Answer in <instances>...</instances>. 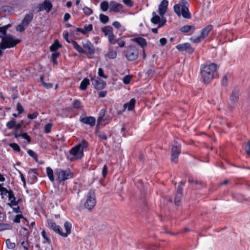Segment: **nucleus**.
Wrapping results in <instances>:
<instances>
[{
  "label": "nucleus",
  "mask_w": 250,
  "mask_h": 250,
  "mask_svg": "<svg viewBox=\"0 0 250 250\" xmlns=\"http://www.w3.org/2000/svg\"><path fill=\"white\" fill-rule=\"evenodd\" d=\"M217 67V64L214 63L201 65L200 73L204 83H208L212 79L218 77L216 71Z\"/></svg>",
  "instance_id": "f257e3e1"
},
{
  "label": "nucleus",
  "mask_w": 250,
  "mask_h": 250,
  "mask_svg": "<svg viewBox=\"0 0 250 250\" xmlns=\"http://www.w3.org/2000/svg\"><path fill=\"white\" fill-rule=\"evenodd\" d=\"M189 6V4L186 0H181L174 5L173 9L178 16L182 15L184 18L190 19L191 15L188 10Z\"/></svg>",
  "instance_id": "f03ea898"
},
{
  "label": "nucleus",
  "mask_w": 250,
  "mask_h": 250,
  "mask_svg": "<svg viewBox=\"0 0 250 250\" xmlns=\"http://www.w3.org/2000/svg\"><path fill=\"white\" fill-rule=\"evenodd\" d=\"M88 143L83 139L81 143H79L73 147L70 150V153L77 159H81L83 156V150L86 148Z\"/></svg>",
  "instance_id": "7ed1b4c3"
},
{
  "label": "nucleus",
  "mask_w": 250,
  "mask_h": 250,
  "mask_svg": "<svg viewBox=\"0 0 250 250\" xmlns=\"http://www.w3.org/2000/svg\"><path fill=\"white\" fill-rule=\"evenodd\" d=\"M20 42V40L15 39L13 36L9 35L2 38L0 43V51L15 46Z\"/></svg>",
  "instance_id": "20e7f679"
},
{
  "label": "nucleus",
  "mask_w": 250,
  "mask_h": 250,
  "mask_svg": "<svg viewBox=\"0 0 250 250\" xmlns=\"http://www.w3.org/2000/svg\"><path fill=\"white\" fill-rule=\"evenodd\" d=\"M96 203L95 194L93 190H90L87 194L86 200L84 203V208L91 210Z\"/></svg>",
  "instance_id": "39448f33"
},
{
  "label": "nucleus",
  "mask_w": 250,
  "mask_h": 250,
  "mask_svg": "<svg viewBox=\"0 0 250 250\" xmlns=\"http://www.w3.org/2000/svg\"><path fill=\"white\" fill-rule=\"evenodd\" d=\"M138 56V50L135 46L130 45L127 48L125 57L128 61H133L137 59Z\"/></svg>",
  "instance_id": "423d86ee"
},
{
  "label": "nucleus",
  "mask_w": 250,
  "mask_h": 250,
  "mask_svg": "<svg viewBox=\"0 0 250 250\" xmlns=\"http://www.w3.org/2000/svg\"><path fill=\"white\" fill-rule=\"evenodd\" d=\"M181 153V145L175 143L172 146L171 150V161L172 162L177 163L178 158Z\"/></svg>",
  "instance_id": "0eeeda50"
},
{
  "label": "nucleus",
  "mask_w": 250,
  "mask_h": 250,
  "mask_svg": "<svg viewBox=\"0 0 250 250\" xmlns=\"http://www.w3.org/2000/svg\"><path fill=\"white\" fill-rule=\"evenodd\" d=\"M73 177V173L68 169L61 170L58 173V180L60 183L69 179Z\"/></svg>",
  "instance_id": "6e6552de"
},
{
  "label": "nucleus",
  "mask_w": 250,
  "mask_h": 250,
  "mask_svg": "<svg viewBox=\"0 0 250 250\" xmlns=\"http://www.w3.org/2000/svg\"><path fill=\"white\" fill-rule=\"evenodd\" d=\"M176 48L179 51L183 52L184 51H185L188 54H191L194 51V49L191 47L190 44L188 42L178 44L176 46Z\"/></svg>",
  "instance_id": "1a4fd4ad"
},
{
  "label": "nucleus",
  "mask_w": 250,
  "mask_h": 250,
  "mask_svg": "<svg viewBox=\"0 0 250 250\" xmlns=\"http://www.w3.org/2000/svg\"><path fill=\"white\" fill-rule=\"evenodd\" d=\"M239 99V90L236 89H234L231 92V94L229 97V100L231 102L230 107L232 109L236 103L238 102Z\"/></svg>",
  "instance_id": "9d476101"
},
{
  "label": "nucleus",
  "mask_w": 250,
  "mask_h": 250,
  "mask_svg": "<svg viewBox=\"0 0 250 250\" xmlns=\"http://www.w3.org/2000/svg\"><path fill=\"white\" fill-rule=\"evenodd\" d=\"M91 81L92 83L94 85V88L98 90H101L104 89L106 84L105 82L98 78L97 79H92Z\"/></svg>",
  "instance_id": "9b49d317"
},
{
  "label": "nucleus",
  "mask_w": 250,
  "mask_h": 250,
  "mask_svg": "<svg viewBox=\"0 0 250 250\" xmlns=\"http://www.w3.org/2000/svg\"><path fill=\"white\" fill-rule=\"evenodd\" d=\"M168 2L167 0H163L158 7V13L160 16L163 17L167 10Z\"/></svg>",
  "instance_id": "f8f14e48"
},
{
  "label": "nucleus",
  "mask_w": 250,
  "mask_h": 250,
  "mask_svg": "<svg viewBox=\"0 0 250 250\" xmlns=\"http://www.w3.org/2000/svg\"><path fill=\"white\" fill-rule=\"evenodd\" d=\"M123 5L114 1H112L109 4V10L110 11H113L118 13L121 9L123 8Z\"/></svg>",
  "instance_id": "ddd939ff"
},
{
  "label": "nucleus",
  "mask_w": 250,
  "mask_h": 250,
  "mask_svg": "<svg viewBox=\"0 0 250 250\" xmlns=\"http://www.w3.org/2000/svg\"><path fill=\"white\" fill-rule=\"evenodd\" d=\"M47 224L49 227L55 232L58 233L60 235L62 229L52 220H47Z\"/></svg>",
  "instance_id": "4468645a"
},
{
  "label": "nucleus",
  "mask_w": 250,
  "mask_h": 250,
  "mask_svg": "<svg viewBox=\"0 0 250 250\" xmlns=\"http://www.w3.org/2000/svg\"><path fill=\"white\" fill-rule=\"evenodd\" d=\"M183 196L182 188L181 186H178L176 193L174 198L175 204L176 206H179L181 199Z\"/></svg>",
  "instance_id": "2eb2a0df"
},
{
  "label": "nucleus",
  "mask_w": 250,
  "mask_h": 250,
  "mask_svg": "<svg viewBox=\"0 0 250 250\" xmlns=\"http://www.w3.org/2000/svg\"><path fill=\"white\" fill-rule=\"evenodd\" d=\"M95 118L91 116L82 118L80 119V121L82 123L89 125L91 126H93L95 125Z\"/></svg>",
  "instance_id": "dca6fc26"
},
{
  "label": "nucleus",
  "mask_w": 250,
  "mask_h": 250,
  "mask_svg": "<svg viewBox=\"0 0 250 250\" xmlns=\"http://www.w3.org/2000/svg\"><path fill=\"white\" fill-rule=\"evenodd\" d=\"M64 227L66 230V232L65 233H63L62 230L60 233V235L66 237L68 236V234H70L71 233L72 224L71 223L69 222H65L64 224Z\"/></svg>",
  "instance_id": "f3484780"
},
{
  "label": "nucleus",
  "mask_w": 250,
  "mask_h": 250,
  "mask_svg": "<svg viewBox=\"0 0 250 250\" xmlns=\"http://www.w3.org/2000/svg\"><path fill=\"white\" fill-rule=\"evenodd\" d=\"M135 103L136 100L135 99H131L129 102L126 103L124 104L123 111H125L126 108L128 111L132 110L134 108Z\"/></svg>",
  "instance_id": "a211bd4d"
},
{
  "label": "nucleus",
  "mask_w": 250,
  "mask_h": 250,
  "mask_svg": "<svg viewBox=\"0 0 250 250\" xmlns=\"http://www.w3.org/2000/svg\"><path fill=\"white\" fill-rule=\"evenodd\" d=\"M83 46L85 49H87L88 53L90 55H92L95 53V48L92 43L87 41L85 43H83Z\"/></svg>",
  "instance_id": "6ab92c4d"
},
{
  "label": "nucleus",
  "mask_w": 250,
  "mask_h": 250,
  "mask_svg": "<svg viewBox=\"0 0 250 250\" xmlns=\"http://www.w3.org/2000/svg\"><path fill=\"white\" fill-rule=\"evenodd\" d=\"M131 41L133 42L137 43L142 48H144L147 45V43L146 40L142 37L134 38L132 39Z\"/></svg>",
  "instance_id": "aec40b11"
},
{
  "label": "nucleus",
  "mask_w": 250,
  "mask_h": 250,
  "mask_svg": "<svg viewBox=\"0 0 250 250\" xmlns=\"http://www.w3.org/2000/svg\"><path fill=\"white\" fill-rule=\"evenodd\" d=\"M33 14L32 13L26 14L23 20L22 21V23H24L25 27H27L29 23L32 21L33 19Z\"/></svg>",
  "instance_id": "412c9836"
},
{
  "label": "nucleus",
  "mask_w": 250,
  "mask_h": 250,
  "mask_svg": "<svg viewBox=\"0 0 250 250\" xmlns=\"http://www.w3.org/2000/svg\"><path fill=\"white\" fill-rule=\"evenodd\" d=\"M212 26L210 24L207 25L201 31L200 36L204 39L207 37L209 32L212 30Z\"/></svg>",
  "instance_id": "4be33fe9"
},
{
  "label": "nucleus",
  "mask_w": 250,
  "mask_h": 250,
  "mask_svg": "<svg viewBox=\"0 0 250 250\" xmlns=\"http://www.w3.org/2000/svg\"><path fill=\"white\" fill-rule=\"evenodd\" d=\"M8 194V200L10 201V202L7 203V205L10 207H12L13 206V203L16 200V197H15L14 192L12 190H9V192Z\"/></svg>",
  "instance_id": "5701e85b"
},
{
  "label": "nucleus",
  "mask_w": 250,
  "mask_h": 250,
  "mask_svg": "<svg viewBox=\"0 0 250 250\" xmlns=\"http://www.w3.org/2000/svg\"><path fill=\"white\" fill-rule=\"evenodd\" d=\"M71 43H72L73 47L79 53L82 54H85L86 51L84 50L83 48L78 44V43L75 41L71 40Z\"/></svg>",
  "instance_id": "b1692460"
},
{
  "label": "nucleus",
  "mask_w": 250,
  "mask_h": 250,
  "mask_svg": "<svg viewBox=\"0 0 250 250\" xmlns=\"http://www.w3.org/2000/svg\"><path fill=\"white\" fill-rule=\"evenodd\" d=\"M102 31L104 33V35L106 36H109L111 34H113V28L111 26H106L102 28Z\"/></svg>",
  "instance_id": "393cba45"
},
{
  "label": "nucleus",
  "mask_w": 250,
  "mask_h": 250,
  "mask_svg": "<svg viewBox=\"0 0 250 250\" xmlns=\"http://www.w3.org/2000/svg\"><path fill=\"white\" fill-rule=\"evenodd\" d=\"M152 17L151 19V22L154 24H157L160 21L162 20V18H161L159 16L157 15L156 12L154 11L152 12Z\"/></svg>",
  "instance_id": "a878e982"
},
{
  "label": "nucleus",
  "mask_w": 250,
  "mask_h": 250,
  "mask_svg": "<svg viewBox=\"0 0 250 250\" xmlns=\"http://www.w3.org/2000/svg\"><path fill=\"white\" fill-rule=\"evenodd\" d=\"M36 171V169H31L28 172L29 177L32 180L33 182H35L37 179Z\"/></svg>",
  "instance_id": "bb28decb"
},
{
  "label": "nucleus",
  "mask_w": 250,
  "mask_h": 250,
  "mask_svg": "<svg viewBox=\"0 0 250 250\" xmlns=\"http://www.w3.org/2000/svg\"><path fill=\"white\" fill-rule=\"evenodd\" d=\"M62 45L59 43V41L56 40L54 41L53 44H52L50 47V50L51 52H56L59 48L61 47Z\"/></svg>",
  "instance_id": "cd10ccee"
},
{
  "label": "nucleus",
  "mask_w": 250,
  "mask_h": 250,
  "mask_svg": "<svg viewBox=\"0 0 250 250\" xmlns=\"http://www.w3.org/2000/svg\"><path fill=\"white\" fill-rule=\"evenodd\" d=\"M90 83L89 80L87 78H84L81 83L80 89L82 90H84L86 89L87 86Z\"/></svg>",
  "instance_id": "c85d7f7f"
},
{
  "label": "nucleus",
  "mask_w": 250,
  "mask_h": 250,
  "mask_svg": "<svg viewBox=\"0 0 250 250\" xmlns=\"http://www.w3.org/2000/svg\"><path fill=\"white\" fill-rule=\"evenodd\" d=\"M192 29H195V26L194 25H185L180 28V31L183 33H188Z\"/></svg>",
  "instance_id": "c756f323"
},
{
  "label": "nucleus",
  "mask_w": 250,
  "mask_h": 250,
  "mask_svg": "<svg viewBox=\"0 0 250 250\" xmlns=\"http://www.w3.org/2000/svg\"><path fill=\"white\" fill-rule=\"evenodd\" d=\"M42 4L43 5L44 10H45L47 12L51 11L52 8V4L49 1L45 0L43 1Z\"/></svg>",
  "instance_id": "7c9ffc66"
},
{
  "label": "nucleus",
  "mask_w": 250,
  "mask_h": 250,
  "mask_svg": "<svg viewBox=\"0 0 250 250\" xmlns=\"http://www.w3.org/2000/svg\"><path fill=\"white\" fill-rule=\"evenodd\" d=\"M46 173L50 181L53 182L54 181V178L53 170L50 167H47L46 168Z\"/></svg>",
  "instance_id": "2f4dec72"
},
{
  "label": "nucleus",
  "mask_w": 250,
  "mask_h": 250,
  "mask_svg": "<svg viewBox=\"0 0 250 250\" xmlns=\"http://www.w3.org/2000/svg\"><path fill=\"white\" fill-rule=\"evenodd\" d=\"M109 7V5L106 1L102 2L100 4V8L103 11L105 12L107 11Z\"/></svg>",
  "instance_id": "473e14b6"
},
{
  "label": "nucleus",
  "mask_w": 250,
  "mask_h": 250,
  "mask_svg": "<svg viewBox=\"0 0 250 250\" xmlns=\"http://www.w3.org/2000/svg\"><path fill=\"white\" fill-rule=\"evenodd\" d=\"M100 20L104 24L106 23L109 21V18L106 15L101 14L99 16Z\"/></svg>",
  "instance_id": "72a5a7b5"
},
{
  "label": "nucleus",
  "mask_w": 250,
  "mask_h": 250,
  "mask_svg": "<svg viewBox=\"0 0 250 250\" xmlns=\"http://www.w3.org/2000/svg\"><path fill=\"white\" fill-rule=\"evenodd\" d=\"M27 153L30 157H32L35 160L36 162H38V155L34 151L31 149H29L27 150Z\"/></svg>",
  "instance_id": "f704fd0d"
},
{
  "label": "nucleus",
  "mask_w": 250,
  "mask_h": 250,
  "mask_svg": "<svg viewBox=\"0 0 250 250\" xmlns=\"http://www.w3.org/2000/svg\"><path fill=\"white\" fill-rule=\"evenodd\" d=\"M11 229V226L8 224L0 223V231L6 229Z\"/></svg>",
  "instance_id": "c9c22d12"
},
{
  "label": "nucleus",
  "mask_w": 250,
  "mask_h": 250,
  "mask_svg": "<svg viewBox=\"0 0 250 250\" xmlns=\"http://www.w3.org/2000/svg\"><path fill=\"white\" fill-rule=\"evenodd\" d=\"M0 195L1 196V198H4V195H6L7 194H8L9 192V190H7L6 188L0 187Z\"/></svg>",
  "instance_id": "e433bc0d"
},
{
  "label": "nucleus",
  "mask_w": 250,
  "mask_h": 250,
  "mask_svg": "<svg viewBox=\"0 0 250 250\" xmlns=\"http://www.w3.org/2000/svg\"><path fill=\"white\" fill-rule=\"evenodd\" d=\"M9 146L16 152H20L21 151L20 146L16 143H11L9 144Z\"/></svg>",
  "instance_id": "4c0bfd02"
},
{
  "label": "nucleus",
  "mask_w": 250,
  "mask_h": 250,
  "mask_svg": "<svg viewBox=\"0 0 250 250\" xmlns=\"http://www.w3.org/2000/svg\"><path fill=\"white\" fill-rule=\"evenodd\" d=\"M7 247L9 249H13L15 248L16 245L14 243H12L9 239L6 240Z\"/></svg>",
  "instance_id": "58836bf2"
},
{
  "label": "nucleus",
  "mask_w": 250,
  "mask_h": 250,
  "mask_svg": "<svg viewBox=\"0 0 250 250\" xmlns=\"http://www.w3.org/2000/svg\"><path fill=\"white\" fill-rule=\"evenodd\" d=\"M107 56L109 59H114L117 56V53H116V52L115 51L110 50L107 54Z\"/></svg>",
  "instance_id": "ea45409f"
},
{
  "label": "nucleus",
  "mask_w": 250,
  "mask_h": 250,
  "mask_svg": "<svg viewBox=\"0 0 250 250\" xmlns=\"http://www.w3.org/2000/svg\"><path fill=\"white\" fill-rule=\"evenodd\" d=\"M15 122L14 119L7 122L6 125L7 128L10 129L13 128L15 125Z\"/></svg>",
  "instance_id": "a19ab883"
},
{
  "label": "nucleus",
  "mask_w": 250,
  "mask_h": 250,
  "mask_svg": "<svg viewBox=\"0 0 250 250\" xmlns=\"http://www.w3.org/2000/svg\"><path fill=\"white\" fill-rule=\"evenodd\" d=\"M204 39L200 35L197 37H191L190 40L194 43H199Z\"/></svg>",
  "instance_id": "79ce46f5"
},
{
  "label": "nucleus",
  "mask_w": 250,
  "mask_h": 250,
  "mask_svg": "<svg viewBox=\"0 0 250 250\" xmlns=\"http://www.w3.org/2000/svg\"><path fill=\"white\" fill-rule=\"evenodd\" d=\"M108 39L110 43L113 44L116 43V40L115 39V36L113 33L109 35V36H108Z\"/></svg>",
  "instance_id": "37998d69"
},
{
  "label": "nucleus",
  "mask_w": 250,
  "mask_h": 250,
  "mask_svg": "<svg viewBox=\"0 0 250 250\" xmlns=\"http://www.w3.org/2000/svg\"><path fill=\"white\" fill-rule=\"evenodd\" d=\"M72 105L74 108L79 109L81 107V103L79 100H76L73 103Z\"/></svg>",
  "instance_id": "c03bdc74"
},
{
  "label": "nucleus",
  "mask_w": 250,
  "mask_h": 250,
  "mask_svg": "<svg viewBox=\"0 0 250 250\" xmlns=\"http://www.w3.org/2000/svg\"><path fill=\"white\" fill-rule=\"evenodd\" d=\"M26 27H25L24 24L22 23V22H21L20 24H19L17 26V30L20 32H22L25 29Z\"/></svg>",
  "instance_id": "a18cd8bd"
},
{
  "label": "nucleus",
  "mask_w": 250,
  "mask_h": 250,
  "mask_svg": "<svg viewBox=\"0 0 250 250\" xmlns=\"http://www.w3.org/2000/svg\"><path fill=\"white\" fill-rule=\"evenodd\" d=\"M17 110L18 111V114H21L24 111V108L20 103L17 104Z\"/></svg>",
  "instance_id": "49530a36"
},
{
  "label": "nucleus",
  "mask_w": 250,
  "mask_h": 250,
  "mask_svg": "<svg viewBox=\"0 0 250 250\" xmlns=\"http://www.w3.org/2000/svg\"><path fill=\"white\" fill-rule=\"evenodd\" d=\"M83 11L84 14L87 15H90L93 13L92 9L87 6L83 8Z\"/></svg>",
  "instance_id": "de8ad7c7"
},
{
  "label": "nucleus",
  "mask_w": 250,
  "mask_h": 250,
  "mask_svg": "<svg viewBox=\"0 0 250 250\" xmlns=\"http://www.w3.org/2000/svg\"><path fill=\"white\" fill-rule=\"evenodd\" d=\"M42 235L43 238L46 240V242L50 244L51 243L50 239L47 236L46 232L45 230H43L42 231Z\"/></svg>",
  "instance_id": "09e8293b"
},
{
  "label": "nucleus",
  "mask_w": 250,
  "mask_h": 250,
  "mask_svg": "<svg viewBox=\"0 0 250 250\" xmlns=\"http://www.w3.org/2000/svg\"><path fill=\"white\" fill-rule=\"evenodd\" d=\"M166 22L167 20L166 18H163L162 17V20L159 23H157L158 24L157 27L158 28L162 27L166 24Z\"/></svg>",
  "instance_id": "8fccbe9b"
},
{
  "label": "nucleus",
  "mask_w": 250,
  "mask_h": 250,
  "mask_svg": "<svg viewBox=\"0 0 250 250\" xmlns=\"http://www.w3.org/2000/svg\"><path fill=\"white\" fill-rule=\"evenodd\" d=\"M38 115H39L38 112H34L32 114H28L27 115V117L28 119L33 120V119L36 118L37 117V116H38Z\"/></svg>",
  "instance_id": "3c124183"
},
{
  "label": "nucleus",
  "mask_w": 250,
  "mask_h": 250,
  "mask_svg": "<svg viewBox=\"0 0 250 250\" xmlns=\"http://www.w3.org/2000/svg\"><path fill=\"white\" fill-rule=\"evenodd\" d=\"M52 125L51 124H47L45 125L44 127V131L46 133H49L51 131V128Z\"/></svg>",
  "instance_id": "603ef678"
},
{
  "label": "nucleus",
  "mask_w": 250,
  "mask_h": 250,
  "mask_svg": "<svg viewBox=\"0 0 250 250\" xmlns=\"http://www.w3.org/2000/svg\"><path fill=\"white\" fill-rule=\"evenodd\" d=\"M96 135L101 139H103V140H107V136L104 134H102L100 131H96Z\"/></svg>",
  "instance_id": "864d4df0"
},
{
  "label": "nucleus",
  "mask_w": 250,
  "mask_h": 250,
  "mask_svg": "<svg viewBox=\"0 0 250 250\" xmlns=\"http://www.w3.org/2000/svg\"><path fill=\"white\" fill-rule=\"evenodd\" d=\"M21 136L23 139L27 140L28 143H30L31 141V138L28 135L27 133H23L21 134Z\"/></svg>",
  "instance_id": "5fc2aeb1"
},
{
  "label": "nucleus",
  "mask_w": 250,
  "mask_h": 250,
  "mask_svg": "<svg viewBox=\"0 0 250 250\" xmlns=\"http://www.w3.org/2000/svg\"><path fill=\"white\" fill-rule=\"evenodd\" d=\"M98 75L100 77L106 79L107 76L104 74V70L102 68H99L98 69Z\"/></svg>",
  "instance_id": "6e6d98bb"
},
{
  "label": "nucleus",
  "mask_w": 250,
  "mask_h": 250,
  "mask_svg": "<svg viewBox=\"0 0 250 250\" xmlns=\"http://www.w3.org/2000/svg\"><path fill=\"white\" fill-rule=\"evenodd\" d=\"M23 218V216L22 214H20L17 215L15 216L14 221L15 223H19L20 222L21 218Z\"/></svg>",
  "instance_id": "4d7b16f0"
},
{
  "label": "nucleus",
  "mask_w": 250,
  "mask_h": 250,
  "mask_svg": "<svg viewBox=\"0 0 250 250\" xmlns=\"http://www.w3.org/2000/svg\"><path fill=\"white\" fill-rule=\"evenodd\" d=\"M222 85L224 86H227L228 84V79L227 75H224L221 81Z\"/></svg>",
  "instance_id": "13d9d810"
},
{
  "label": "nucleus",
  "mask_w": 250,
  "mask_h": 250,
  "mask_svg": "<svg viewBox=\"0 0 250 250\" xmlns=\"http://www.w3.org/2000/svg\"><path fill=\"white\" fill-rule=\"evenodd\" d=\"M84 30L86 32H89L92 30L93 25L92 24H89L88 25H85L84 26Z\"/></svg>",
  "instance_id": "bf43d9fd"
},
{
  "label": "nucleus",
  "mask_w": 250,
  "mask_h": 250,
  "mask_svg": "<svg viewBox=\"0 0 250 250\" xmlns=\"http://www.w3.org/2000/svg\"><path fill=\"white\" fill-rule=\"evenodd\" d=\"M116 43H117L120 47H123L125 45V42L121 39L116 40Z\"/></svg>",
  "instance_id": "052dcab7"
},
{
  "label": "nucleus",
  "mask_w": 250,
  "mask_h": 250,
  "mask_svg": "<svg viewBox=\"0 0 250 250\" xmlns=\"http://www.w3.org/2000/svg\"><path fill=\"white\" fill-rule=\"evenodd\" d=\"M131 78L129 76H125L123 79V82L125 84H127L130 82Z\"/></svg>",
  "instance_id": "680f3d73"
},
{
  "label": "nucleus",
  "mask_w": 250,
  "mask_h": 250,
  "mask_svg": "<svg viewBox=\"0 0 250 250\" xmlns=\"http://www.w3.org/2000/svg\"><path fill=\"white\" fill-rule=\"evenodd\" d=\"M60 54L59 52H54L51 54V59H57L60 56Z\"/></svg>",
  "instance_id": "e2e57ef3"
},
{
  "label": "nucleus",
  "mask_w": 250,
  "mask_h": 250,
  "mask_svg": "<svg viewBox=\"0 0 250 250\" xmlns=\"http://www.w3.org/2000/svg\"><path fill=\"white\" fill-rule=\"evenodd\" d=\"M107 173V167L106 165H104L103 168L102 174L104 178L105 177Z\"/></svg>",
  "instance_id": "0e129e2a"
},
{
  "label": "nucleus",
  "mask_w": 250,
  "mask_h": 250,
  "mask_svg": "<svg viewBox=\"0 0 250 250\" xmlns=\"http://www.w3.org/2000/svg\"><path fill=\"white\" fill-rule=\"evenodd\" d=\"M245 150L247 154L250 155V141L247 143V146L245 147Z\"/></svg>",
  "instance_id": "69168bd1"
},
{
  "label": "nucleus",
  "mask_w": 250,
  "mask_h": 250,
  "mask_svg": "<svg viewBox=\"0 0 250 250\" xmlns=\"http://www.w3.org/2000/svg\"><path fill=\"white\" fill-rule=\"evenodd\" d=\"M123 2L126 5L132 7L133 3L131 0H123Z\"/></svg>",
  "instance_id": "338daca9"
},
{
  "label": "nucleus",
  "mask_w": 250,
  "mask_h": 250,
  "mask_svg": "<svg viewBox=\"0 0 250 250\" xmlns=\"http://www.w3.org/2000/svg\"><path fill=\"white\" fill-rule=\"evenodd\" d=\"M21 245L23 246L24 249L25 250H28V248H29V245L28 243V242H25L24 241H23L21 243Z\"/></svg>",
  "instance_id": "774afa93"
}]
</instances>
